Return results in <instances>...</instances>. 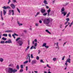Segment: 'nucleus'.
<instances>
[{"label": "nucleus", "instance_id": "20", "mask_svg": "<svg viewBox=\"0 0 73 73\" xmlns=\"http://www.w3.org/2000/svg\"><path fill=\"white\" fill-rule=\"evenodd\" d=\"M1 16L2 20V21H3V16H2V11H1Z\"/></svg>", "mask_w": 73, "mask_h": 73}, {"label": "nucleus", "instance_id": "24", "mask_svg": "<svg viewBox=\"0 0 73 73\" xmlns=\"http://www.w3.org/2000/svg\"><path fill=\"white\" fill-rule=\"evenodd\" d=\"M73 24V22H72L69 25V27H71L72 26Z\"/></svg>", "mask_w": 73, "mask_h": 73}, {"label": "nucleus", "instance_id": "3", "mask_svg": "<svg viewBox=\"0 0 73 73\" xmlns=\"http://www.w3.org/2000/svg\"><path fill=\"white\" fill-rule=\"evenodd\" d=\"M40 12L42 13H44L46 12V10L44 9L41 8L40 9Z\"/></svg>", "mask_w": 73, "mask_h": 73}, {"label": "nucleus", "instance_id": "38", "mask_svg": "<svg viewBox=\"0 0 73 73\" xmlns=\"http://www.w3.org/2000/svg\"><path fill=\"white\" fill-rule=\"evenodd\" d=\"M4 42H5V41H1L0 42L1 44H4Z\"/></svg>", "mask_w": 73, "mask_h": 73}, {"label": "nucleus", "instance_id": "29", "mask_svg": "<svg viewBox=\"0 0 73 73\" xmlns=\"http://www.w3.org/2000/svg\"><path fill=\"white\" fill-rule=\"evenodd\" d=\"M68 25H66V26L65 27V28H66L67 27H68V25H69V24H70V22H68Z\"/></svg>", "mask_w": 73, "mask_h": 73}, {"label": "nucleus", "instance_id": "43", "mask_svg": "<svg viewBox=\"0 0 73 73\" xmlns=\"http://www.w3.org/2000/svg\"><path fill=\"white\" fill-rule=\"evenodd\" d=\"M31 58V56H27V59H30Z\"/></svg>", "mask_w": 73, "mask_h": 73}, {"label": "nucleus", "instance_id": "37", "mask_svg": "<svg viewBox=\"0 0 73 73\" xmlns=\"http://www.w3.org/2000/svg\"><path fill=\"white\" fill-rule=\"evenodd\" d=\"M17 11H18V12L19 13H20V10L19 9H18V8H17Z\"/></svg>", "mask_w": 73, "mask_h": 73}, {"label": "nucleus", "instance_id": "62", "mask_svg": "<svg viewBox=\"0 0 73 73\" xmlns=\"http://www.w3.org/2000/svg\"><path fill=\"white\" fill-rule=\"evenodd\" d=\"M35 42H37V40L36 39H35L34 40Z\"/></svg>", "mask_w": 73, "mask_h": 73}, {"label": "nucleus", "instance_id": "53", "mask_svg": "<svg viewBox=\"0 0 73 73\" xmlns=\"http://www.w3.org/2000/svg\"><path fill=\"white\" fill-rule=\"evenodd\" d=\"M21 69H23V65H21Z\"/></svg>", "mask_w": 73, "mask_h": 73}, {"label": "nucleus", "instance_id": "21", "mask_svg": "<svg viewBox=\"0 0 73 73\" xmlns=\"http://www.w3.org/2000/svg\"><path fill=\"white\" fill-rule=\"evenodd\" d=\"M45 4H48V3L47 2V1L46 0H44L43 2Z\"/></svg>", "mask_w": 73, "mask_h": 73}, {"label": "nucleus", "instance_id": "19", "mask_svg": "<svg viewBox=\"0 0 73 73\" xmlns=\"http://www.w3.org/2000/svg\"><path fill=\"white\" fill-rule=\"evenodd\" d=\"M46 46V43H43L42 46H43V47L44 46V47H45V46Z\"/></svg>", "mask_w": 73, "mask_h": 73}, {"label": "nucleus", "instance_id": "1", "mask_svg": "<svg viewBox=\"0 0 73 73\" xmlns=\"http://www.w3.org/2000/svg\"><path fill=\"white\" fill-rule=\"evenodd\" d=\"M53 19L50 18H46L43 20V24L46 25V26L49 27V24L50 21H52Z\"/></svg>", "mask_w": 73, "mask_h": 73}, {"label": "nucleus", "instance_id": "23", "mask_svg": "<svg viewBox=\"0 0 73 73\" xmlns=\"http://www.w3.org/2000/svg\"><path fill=\"white\" fill-rule=\"evenodd\" d=\"M3 36H5V37H7L8 36V34H4L3 35Z\"/></svg>", "mask_w": 73, "mask_h": 73}, {"label": "nucleus", "instance_id": "42", "mask_svg": "<svg viewBox=\"0 0 73 73\" xmlns=\"http://www.w3.org/2000/svg\"><path fill=\"white\" fill-rule=\"evenodd\" d=\"M20 38L19 37L17 38V39H16V41H18V40H20Z\"/></svg>", "mask_w": 73, "mask_h": 73}, {"label": "nucleus", "instance_id": "52", "mask_svg": "<svg viewBox=\"0 0 73 73\" xmlns=\"http://www.w3.org/2000/svg\"><path fill=\"white\" fill-rule=\"evenodd\" d=\"M36 60H39V57L38 56H37L36 57Z\"/></svg>", "mask_w": 73, "mask_h": 73}, {"label": "nucleus", "instance_id": "12", "mask_svg": "<svg viewBox=\"0 0 73 73\" xmlns=\"http://www.w3.org/2000/svg\"><path fill=\"white\" fill-rule=\"evenodd\" d=\"M64 11H65V8L63 7L61 9L60 12L62 13V12H64Z\"/></svg>", "mask_w": 73, "mask_h": 73}, {"label": "nucleus", "instance_id": "61", "mask_svg": "<svg viewBox=\"0 0 73 73\" xmlns=\"http://www.w3.org/2000/svg\"><path fill=\"white\" fill-rule=\"evenodd\" d=\"M39 22L40 24H41V23H42V21H41V20H39Z\"/></svg>", "mask_w": 73, "mask_h": 73}, {"label": "nucleus", "instance_id": "50", "mask_svg": "<svg viewBox=\"0 0 73 73\" xmlns=\"http://www.w3.org/2000/svg\"><path fill=\"white\" fill-rule=\"evenodd\" d=\"M8 36L9 37H10V38H11V34H9L8 35Z\"/></svg>", "mask_w": 73, "mask_h": 73}, {"label": "nucleus", "instance_id": "39", "mask_svg": "<svg viewBox=\"0 0 73 73\" xmlns=\"http://www.w3.org/2000/svg\"><path fill=\"white\" fill-rule=\"evenodd\" d=\"M69 15H70V13H68V14L66 16V17H69Z\"/></svg>", "mask_w": 73, "mask_h": 73}, {"label": "nucleus", "instance_id": "9", "mask_svg": "<svg viewBox=\"0 0 73 73\" xmlns=\"http://www.w3.org/2000/svg\"><path fill=\"white\" fill-rule=\"evenodd\" d=\"M61 13L62 15V14H63V15L64 16H65L66 15V14H67V12H65V11H63Z\"/></svg>", "mask_w": 73, "mask_h": 73}, {"label": "nucleus", "instance_id": "54", "mask_svg": "<svg viewBox=\"0 0 73 73\" xmlns=\"http://www.w3.org/2000/svg\"><path fill=\"white\" fill-rule=\"evenodd\" d=\"M68 22H67V21L66 22L64 23V25H66L67 24H68Z\"/></svg>", "mask_w": 73, "mask_h": 73}, {"label": "nucleus", "instance_id": "33", "mask_svg": "<svg viewBox=\"0 0 73 73\" xmlns=\"http://www.w3.org/2000/svg\"><path fill=\"white\" fill-rule=\"evenodd\" d=\"M40 62H42V63H44L45 62L43 61V60H40Z\"/></svg>", "mask_w": 73, "mask_h": 73}, {"label": "nucleus", "instance_id": "34", "mask_svg": "<svg viewBox=\"0 0 73 73\" xmlns=\"http://www.w3.org/2000/svg\"><path fill=\"white\" fill-rule=\"evenodd\" d=\"M9 66H13V64H10Z\"/></svg>", "mask_w": 73, "mask_h": 73}, {"label": "nucleus", "instance_id": "8", "mask_svg": "<svg viewBox=\"0 0 73 73\" xmlns=\"http://www.w3.org/2000/svg\"><path fill=\"white\" fill-rule=\"evenodd\" d=\"M50 11H51V10H50V9L47 10V12L48 16H49V14L50 13Z\"/></svg>", "mask_w": 73, "mask_h": 73}, {"label": "nucleus", "instance_id": "14", "mask_svg": "<svg viewBox=\"0 0 73 73\" xmlns=\"http://www.w3.org/2000/svg\"><path fill=\"white\" fill-rule=\"evenodd\" d=\"M33 48V49H36V46H32L31 47L30 49H32Z\"/></svg>", "mask_w": 73, "mask_h": 73}, {"label": "nucleus", "instance_id": "28", "mask_svg": "<svg viewBox=\"0 0 73 73\" xmlns=\"http://www.w3.org/2000/svg\"><path fill=\"white\" fill-rule=\"evenodd\" d=\"M28 60H27L25 61V62H23V64H27V63H28Z\"/></svg>", "mask_w": 73, "mask_h": 73}, {"label": "nucleus", "instance_id": "41", "mask_svg": "<svg viewBox=\"0 0 73 73\" xmlns=\"http://www.w3.org/2000/svg\"><path fill=\"white\" fill-rule=\"evenodd\" d=\"M66 20L67 22H68V21H69L70 20L69 18H66Z\"/></svg>", "mask_w": 73, "mask_h": 73}, {"label": "nucleus", "instance_id": "30", "mask_svg": "<svg viewBox=\"0 0 73 73\" xmlns=\"http://www.w3.org/2000/svg\"><path fill=\"white\" fill-rule=\"evenodd\" d=\"M13 2L14 3H17V1H16V0H12Z\"/></svg>", "mask_w": 73, "mask_h": 73}, {"label": "nucleus", "instance_id": "51", "mask_svg": "<svg viewBox=\"0 0 73 73\" xmlns=\"http://www.w3.org/2000/svg\"><path fill=\"white\" fill-rule=\"evenodd\" d=\"M7 9H11V7L9 6H7Z\"/></svg>", "mask_w": 73, "mask_h": 73}, {"label": "nucleus", "instance_id": "47", "mask_svg": "<svg viewBox=\"0 0 73 73\" xmlns=\"http://www.w3.org/2000/svg\"><path fill=\"white\" fill-rule=\"evenodd\" d=\"M33 54H31V58H33Z\"/></svg>", "mask_w": 73, "mask_h": 73}, {"label": "nucleus", "instance_id": "25", "mask_svg": "<svg viewBox=\"0 0 73 73\" xmlns=\"http://www.w3.org/2000/svg\"><path fill=\"white\" fill-rule=\"evenodd\" d=\"M3 61H4V59L3 58H0V62H3Z\"/></svg>", "mask_w": 73, "mask_h": 73}, {"label": "nucleus", "instance_id": "36", "mask_svg": "<svg viewBox=\"0 0 73 73\" xmlns=\"http://www.w3.org/2000/svg\"><path fill=\"white\" fill-rule=\"evenodd\" d=\"M2 40H4V41H5L6 40H7V38H5L4 37L2 38Z\"/></svg>", "mask_w": 73, "mask_h": 73}, {"label": "nucleus", "instance_id": "22", "mask_svg": "<svg viewBox=\"0 0 73 73\" xmlns=\"http://www.w3.org/2000/svg\"><path fill=\"white\" fill-rule=\"evenodd\" d=\"M45 31L46 32H47V33H49V34H50V35L51 34V33H50V32H49V30H46Z\"/></svg>", "mask_w": 73, "mask_h": 73}, {"label": "nucleus", "instance_id": "32", "mask_svg": "<svg viewBox=\"0 0 73 73\" xmlns=\"http://www.w3.org/2000/svg\"><path fill=\"white\" fill-rule=\"evenodd\" d=\"M2 8H3L4 9H7V8L5 6L2 7Z\"/></svg>", "mask_w": 73, "mask_h": 73}, {"label": "nucleus", "instance_id": "60", "mask_svg": "<svg viewBox=\"0 0 73 73\" xmlns=\"http://www.w3.org/2000/svg\"><path fill=\"white\" fill-rule=\"evenodd\" d=\"M28 66H27L26 67V71H27L28 70Z\"/></svg>", "mask_w": 73, "mask_h": 73}, {"label": "nucleus", "instance_id": "6", "mask_svg": "<svg viewBox=\"0 0 73 73\" xmlns=\"http://www.w3.org/2000/svg\"><path fill=\"white\" fill-rule=\"evenodd\" d=\"M10 6L13 9H14L15 8V5L14 4H11L10 5Z\"/></svg>", "mask_w": 73, "mask_h": 73}, {"label": "nucleus", "instance_id": "44", "mask_svg": "<svg viewBox=\"0 0 73 73\" xmlns=\"http://www.w3.org/2000/svg\"><path fill=\"white\" fill-rule=\"evenodd\" d=\"M65 65H66V67H67V66H68V63H67V62H66V63L65 64Z\"/></svg>", "mask_w": 73, "mask_h": 73}, {"label": "nucleus", "instance_id": "59", "mask_svg": "<svg viewBox=\"0 0 73 73\" xmlns=\"http://www.w3.org/2000/svg\"><path fill=\"white\" fill-rule=\"evenodd\" d=\"M19 26H21L23 25V24L22 23H20L19 25H18Z\"/></svg>", "mask_w": 73, "mask_h": 73}, {"label": "nucleus", "instance_id": "31", "mask_svg": "<svg viewBox=\"0 0 73 73\" xmlns=\"http://www.w3.org/2000/svg\"><path fill=\"white\" fill-rule=\"evenodd\" d=\"M56 59H57V58H53L52 60H53L54 61H56Z\"/></svg>", "mask_w": 73, "mask_h": 73}, {"label": "nucleus", "instance_id": "7", "mask_svg": "<svg viewBox=\"0 0 73 73\" xmlns=\"http://www.w3.org/2000/svg\"><path fill=\"white\" fill-rule=\"evenodd\" d=\"M13 71V69L11 68H9L8 70V72L9 73H12Z\"/></svg>", "mask_w": 73, "mask_h": 73}, {"label": "nucleus", "instance_id": "35", "mask_svg": "<svg viewBox=\"0 0 73 73\" xmlns=\"http://www.w3.org/2000/svg\"><path fill=\"white\" fill-rule=\"evenodd\" d=\"M16 68H17V69L18 70L19 69V65H17L16 66Z\"/></svg>", "mask_w": 73, "mask_h": 73}, {"label": "nucleus", "instance_id": "45", "mask_svg": "<svg viewBox=\"0 0 73 73\" xmlns=\"http://www.w3.org/2000/svg\"><path fill=\"white\" fill-rule=\"evenodd\" d=\"M37 43H36L34 44V46H37Z\"/></svg>", "mask_w": 73, "mask_h": 73}, {"label": "nucleus", "instance_id": "16", "mask_svg": "<svg viewBox=\"0 0 73 73\" xmlns=\"http://www.w3.org/2000/svg\"><path fill=\"white\" fill-rule=\"evenodd\" d=\"M6 13H7V11L5 10H3V14L4 16H5V15H6Z\"/></svg>", "mask_w": 73, "mask_h": 73}, {"label": "nucleus", "instance_id": "48", "mask_svg": "<svg viewBox=\"0 0 73 73\" xmlns=\"http://www.w3.org/2000/svg\"><path fill=\"white\" fill-rule=\"evenodd\" d=\"M9 1L8 2V4H9V3H11V0H8Z\"/></svg>", "mask_w": 73, "mask_h": 73}, {"label": "nucleus", "instance_id": "26", "mask_svg": "<svg viewBox=\"0 0 73 73\" xmlns=\"http://www.w3.org/2000/svg\"><path fill=\"white\" fill-rule=\"evenodd\" d=\"M56 48H58V49H59V47H58V42H57L56 43Z\"/></svg>", "mask_w": 73, "mask_h": 73}, {"label": "nucleus", "instance_id": "63", "mask_svg": "<svg viewBox=\"0 0 73 73\" xmlns=\"http://www.w3.org/2000/svg\"><path fill=\"white\" fill-rule=\"evenodd\" d=\"M31 59H29V63L31 62Z\"/></svg>", "mask_w": 73, "mask_h": 73}, {"label": "nucleus", "instance_id": "56", "mask_svg": "<svg viewBox=\"0 0 73 73\" xmlns=\"http://www.w3.org/2000/svg\"><path fill=\"white\" fill-rule=\"evenodd\" d=\"M35 25L36 27H38V23H36Z\"/></svg>", "mask_w": 73, "mask_h": 73}, {"label": "nucleus", "instance_id": "2", "mask_svg": "<svg viewBox=\"0 0 73 73\" xmlns=\"http://www.w3.org/2000/svg\"><path fill=\"white\" fill-rule=\"evenodd\" d=\"M12 15L13 16L14 15V14H15V13H14V11L12 10H9V15H11V13H12Z\"/></svg>", "mask_w": 73, "mask_h": 73}, {"label": "nucleus", "instance_id": "49", "mask_svg": "<svg viewBox=\"0 0 73 73\" xmlns=\"http://www.w3.org/2000/svg\"><path fill=\"white\" fill-rule=\"evenodd\" d=\"M45 47L47 49H48V48H49V46H45Z\"/></svg>", "mask_w": 73, "mask_h": 73}, {"label": "nucleus", "instance_id": "58", "mask_svg": "<svg viewBox=\"0 0 73 73\" xmlns=\"http://www.w3.org/2000/svg\"><path fill=\"white\" fill-rule=\"evenodd\" d=\"M38 51V54H40V52H41V51L40 50H39Z\"/></svg>", "mask_w": 73, "mask_h": 73}, {"label": "nucleus", "instance_id": "46", "mask_svg": "<svg viewBox=\"0 0 73 73\" xmlns=\"http://www.w3.org/2000/svg\"><path fill=\"white\" fill-rule=\"evenodd\" d=\"M65 56H63V58H62V60L63 61V60H64V59H65Z\"/></svg>", "mask_w": 73, "mask_h": 73}, {"label": "nucleus", "instance_id": "10", "mask_svg": "<svg viewBox=\"0 0 73 73\" xmlns=\"http://www.w3.org/2000/svg\"><path fill=\"white\" fill-rule=\"evenodd\" d=\"M15 35L16 36H19L17 34L15 33H14V34H13L12 35V36H13V37L14 38H15Z\"/></svg>", "mask_w": 73, "mask_h": 73}, {"label": "nucleus", "instance_id": "57", "mask_svg": "<svg viewBox=\"0 0 73 73\" xmlns=\"http://www.w3.org/2000/svg\"><path fill=\"white\" fill-rule=\"evenodd\" d=\"M47 66L48 67V68H50V67L49 66V65H48V64H47Z\"/></svg>", "mask_w": 73, "mask_h": 73}, {"label": "nucleus", "instance_id": "64", "mask_svg": "<svg viewBox=\"0 0 73 73\" xmlns=\"http://www.w3.org/2000/svg\"><path fill=\"white\" fill-rule=\"evenodd\" d=\"M5 43H6V44L7 43H8V40L5 41Z\"/></svg>", "mask_w": 73, "mask_h": 73}, {"label": "nucleus", "instance_id": "15", "mask_svg": "<svg viewBox=\"0 0 73 73\" xmlns=\"http://www.w3.org/2000/svg\"><path fill=\"white\" fill-rule=\"evenodd\" d=\"M17 70H16V69L13 70L12 73H16V72H17Z\"/></svg>", "mask_w": 73, "mask_h": 73}, {"label": "nucleus", "instance_id": "27", "mask_svg": "<svg viewBox=\"0 0 73 73\" xmlns=\"http://www.w3.org/2000/svg\"><path fill=\"white\" fill-rule=\"evenodd\" d=\"M40 12H37L36 13V15H35V17H37V16H38V15H39V14H40Z\"/></svg>", "mask_w": 73, "mask_h": 73}, {"label": "nucleus", "instance_id": "11", "mask_svg": "<svg viewBox=\"0 0 73 73\" xmlns=\"http://www.w3.org/2000/svg\"><path fill=\"white\" fill-rule=\"evenodd\" d=\"M68 62V63H70V59L68 58L66 62Z\"/></svg>", "mask_w": 73, "mask_h": 73}, {"label": "nucleus", "instance_id": "18", "mask_svg": "<svg viewBox=\"0 0 73 73\" xmlns=\"http://www.w3.org/2000/svg\"><path fill=\"white\" fill-rule=\"evenodd\" d=\"M8 44H12V41H11L10 39H9L8 40Z\"/></svg>", "mask_w": 73, "mask_h": 73}, {"label": "nucleus", "instance_id": "13", "mask_svg": "<svg viewBox=\"0 0 73 73\" xmlns=\"http://www.w3.org/2000/svg\"><path fill=\"white\" fill-rule=\"evenodd\" d=\"M36 60H33L32 61V64H36Z\"/></svg>", "mask_w": 73, "mask_h": 73}, {"label": "nucleus", "instance_id": "40", "mask_svg": "<svg viewBox=\"0 0 73 73\" xmlns=\"http://www.w3.org/2000/svg\"><path fill=\"white\" fill-rule=\"evenodd\" d=\"M43 13L44 14H43V16H46L47 15V13Z\"/></svg>", "mask_w": 73, "mask_h": 73}, {"label": "nucleus", "instance_id": "4", "mask_svg": "<svg viewBox=\"0 0 73 73\" xmlns=\"http://www.w3.org/2000/svg\"><path fill=\"white\" fill-rule=\"evenodd\" d=\"M18 43L20 46H21L23 44V42L22 40H19L18 41Z\"/></svg>", "mask_w": 73, "mask_h": 73}, {"label": "nucleus", "instance_id": "55", "mask_svg": "<svg viewBox=\"0 0 73 73\" xmlns=\"http://www.w3.org/2000/svg\"><path fill=\"white\" fill-rule=\"evenodd\" d=\"M23 70H23L21 69V70H20V72H23Z\"/></svg>", "mask_w": 73, "mask_h": 73}, {"label": "nucleus", "instance_id": "17", "mask_svg": "<svg viewBox=\"0 0 73 73\" xmlns=\"http://www.w3.org/2000/svg\"><path fill=\"white\" fill-rule=\"evenodd\" d=\"M29 46H28L27 47V48H26L25 50V52H27L29 49Z\"/></svg>", "mask_w": 73, "mask_h": 73}, {"label": "nucleus", "instance_id": "5", "mask_svg": "<svg viewBox=\"0 0 73 73\" xmlns=\"http://www.w3.org/2000/svg\"><path fill=\"white\" fill-rule=\"evenodd\" d=\"M14 31L11 30H7L5 31V33H13Z\"/></svg>", "mask_w": 73, "mask_h": 73}]
</instances>
